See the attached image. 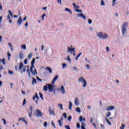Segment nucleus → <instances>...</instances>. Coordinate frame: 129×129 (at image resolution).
<instances>
[{
  "mask_svg": "<svg viewBox=\"0 0 129 129\" xmlns=\"http://www.w3.org/2000/svg\"><path fill=\"white\" fill-rule=\"evenodd\" d=\"M97 36L100 39H103V40L107 39V38H108V35H107V34L103 32H99L97 33Z\"/></svg>",
  "mask_w": 129,
  "mask_h": 129,
  "instance_id": "f257e3e1",
  "label": "nucleus"
},
{
  "mask_svg": "<svg viewBox=\"0 0 129 129\" xmlns=\"http://www.w3.org/2000/svg\"><path fill=\"white\" fill-rule=\"evenodd\" d=\"M127 26H128V23L125 22L122 25L121 28L122 34L123 36L125 35V33H126V28H127Z\"/></svg>",
  "mask_w": 129,
  "mask_h": 129,
  "instance_id": "f03ea898",
  "label": "nucleus"
},
{
  "mask_svg": "<svg viewBox=\"0 0 129 129\" xmlns=\"http://www.w3.org/2000/svg\"><path fill=\"white\" fill-rule=\"evenodd\" d=\"M78 82H81V83H82V82L83 83V88H85V87L87 86V85L86 84V81L85 80V79H84V78H83V77L80 78L78 80Z\"/></svg>",
  "mask_w": 129,
  "mask_h": 129,
  "instance_id": "7ed1b4c3",
  "label": "nucleus"
},
{
  "mask_svg": "<svg viewBox=\"0 0 129 129\" xmlns=\"http://www.w3.org/2000/svg\"><path fill=\"white\" fill-rule=\"evenodd\" d=\"M36 115L37 117H42L43 116V113L41 112L40 109H36Z\"/></svg>",
  "mask_w": 129,
  "mask_h": 129,
  "instance_id": "20e7f679",
  "label": "nucleus"
},
{
  "mask_svg": "<svg viewBox=\"0 0 129 129\" xmlns=\"http://www.w3.org/2000/svg\"><path fill=\"white\" fill-rule=\"evenodd\" d=\"M26 67H27V69L26 70V72L28 74V76L31 78V73L30 72L29 66H25V67L23 68V72H26Z\"/></svg>",
  "mask_w": 129,
  "mask_h": 129,
  "instance_id": "39448f33",
  "label": "nucleus"
},
{
  "mask_svg": "<svg viewBox=\"0 0 129 129\" xmlns=\"http://www.w3.org/2000/svg\"><path fill=\"white\" fill-rule=\"evenodd\" d=\"M67 51L69 53H72V52H74V56H75V47L71 48L70 47H68Z\"/></svg>",
  "mask_w": 129,
  "mask_h": 129,
  "instance_id": "423d86ee",
  "label": "nucleus"
},
{
  "mask_svg": "<svg viewBox=\"0 0 129 129\" xmlns=\"http://www.w3.org/2000/svg\"><path fill=\"white\" fill-rule=\"evenodd\" d=\"M36 98V100L35 101V102L36 104H38V101L40 99V98H39V96L38 95V93H36L35 94V95L33 97V100L35 101V100Z\"/></svg>",
  "mask_w": 129,
  "mask_h": 129,
  "instance_id": "0eeeda50",
  "label": "nucleus"
},
{
  "mask_svg": "<svg viewBox=\"0 0 129 129\" xmlns=\"http://www.w3.org/2000/svg\"><path fill=\"white\" fill-rule=\"evenodd\" d=\"M46 85L48 86L49 91L52 92L54 90V86L50 84H47Z\"/></svg>",
  "mask_w": 129,
  "mask_h": 129,
  "instance_id": "6e6552de",
  "label": "nucleus"
},
{
  "mask_svg": "<svg viewBox=\"0 0 129 129\" xmlns=\"http://www.w3.org/2000/svg\"><path fill=\"white\" fill-rule=\"evenodd\" d=\"M29 117H32V113L33 112V108L31 106H30L29 109L28 110Z\"/></svg>",
  "mask_w": 129,
  "mask_h": 129,
  "instance_id": "1a4fd4ad",
  "label": "nucleus"
},
{
  "mask_svg": "<svg viewBox=\"0 0 129 129\" xmlns=\"http://www.w3.org/2000/svg\"><path fill=\"white\" fill-rule=\"evenodd\" d=\"M35 68H32L31 69V68H30V72H31L32 74H33V75H37V74H38V73L37 72V70L34 69V71H33V69Z\"/></svg>",
  "mask_w": 129,
  "mask_h": 129,
  "instance_id": "9d476101",
  "label": "nucleus"
},
{
  "mask_svg": "<svg viewBox=\"0 0 129 129\" xmlns=\"http://www.w3.org/2000/svg\"><path fill=\"white\" fill-rule=\"evenodd\" d=\"M58 78H59V76L56 75L54 78L53 79L52 82H51V84L52 85H54V84H55V82L56 81V80H57V79H58Z\"/></svg>",
  "mask_w": 129,
  "mask_h": 129,
  "instance_id": "9b49d317",
  "label": "nucleus"
},
{
  "mask_svg": "<svg viewBox=\"0 0 129 129\" xmlns=\"http://www.w3.org/2000/svg\"><path fill=\"white\" fill-rule=\"evenodd\" d=\"M114 109V106H109L106 108V110L108 111L109 110H113Z\"/></svg>",
  "mask_w": 129,
  "mask_h": 129,
  "instance_id": "f8f14e48",
  "label": "nucleus"
},
{
  "mask_svg": "<svg viewBox=\"0 0 129 129\" xmlns=\"http://www.w3.org/2000/svg\"><path fill=\"white\" fill-rule=\"evenodd\" d=\"M48 109H49V112L50 113V115H53L54 116H55V115H56L54 110H52V109H51V108H49Z\"/></svg>",
  "mask_w": 129,
  "mask_h": 129,
  "instance_id": "ddd939ff",
  "label": "nucleus"
},
{
  "mask_svg": "<svg viewBox=\"0 0 129 129\" xmlns=\"http://www.w3.org/2000/svg\"><path fill=\"white\" fill-rule=\"evenodd\" d=\"M78 17H80V18H82L83 20H86V17L83 13H79L78 14Z\"/></svg>",
  "mask_w": 129,
  "mask_h": 129,
  "instance_id": "4468645a",
  "label": "nucleus"
},
{
  "mask_svg": "<svg viewBox=\"0 0 129 129\" xmlns=\"http://www.w3.org/2000/svg\"><path fill=\"white\" fill-rule=\"evenodd\" d=\"M35 61H36V59L35 58H33L31 62V66L30 67V68H31V70L32 68H35V66H34V64H35Z\"/></svg>",
  "mask_w": 129,
  "mask_h": 129,
  "instance_id": "2eb2a0df",
  "label": "nucleus"
},
{
  "mask_svg": "<svg viewBox=\"0 0 129 129\" xmlns=\"http://www.w3.org/2000/svg\"><path fill=\"white\" fill-rule=\"evenodd\" d=\"M22 23H23V20H22V17H19L18 18V20L17 21V24L19 25V26H21L22 24Z\"/></svg>",
  "mask_w": 129,
  "mask_h": 129,
  "instance_id": "dca6fc26",
  "label": "nucleus"
},
{
  "mask_svg": "<svg viewBox=\"0 0 129 129\" xmlns=\"http://www.w3.org/2000/svg\"><path fill=\"white\" fill-rule=\"evenodd\" d=\"M75 104L77 106L79 105V99L76 97L75 100Z\"/></svg>",
  "mask_w": 129,
  "mask_h": 129,
  "instance_id": "f3484780",
  "label": "nucleus"
},
{
  "mask_svg": "<svg viewBox=\"0 0 129 129\" xmlns=\"http://www.w3.org/2000/svg\"><path fill=\"white\" fill-rule=\"evenodd\" d=\"M45 70H46L47 71H48L49 73H50V74H51V73H52V69H51V68L47 67L45 68Z\"/></svg>",
  "mask_w": 129,
  "mask_h": 129,
  "instance_id": "a211bd4d",
  "label": "nucleus"
},
{
  "mask_svg": "<svg viewBox=\"0 0 129 129\" xmlns=\"http://www.w3.org/2000/svg\"><path fill=\"white\" fill-rule=\"evenodd\" d=\"M60 91L62 92L63 94H65V88H64V86H61Z\"/></svg>",
  "mask_w": 129,
  "mask_h": 129,
  "instance_id": "6ab92c4d",
  "label": "nucleus"
},
{
  "mask_svg": "<svg viewBox=\"0 0 129 129\" xmlns=\"http://www.w3.org/2000/svg\"><path fill=\"white\" fill-rule=\"evenodd\" d=\"M23 67H24V64L23 63V62H20L19 63V70H22V69H23Z\"/></svg>",
  "mask_w": 129,
  "mask_h": 129,
  "instance_id": "aec40b11",
  "label": "nucleus"
},
{
  "mask_svg": "<svg viewBox=\"0 0 129 129\" xmlns=\"http://www.w3.org/2000/svg\"><path fill=\"white\" fill-rule=\"evenodd\" d=\"M72 105H73V104L71 101H70L69 106V109H70V110H71V109H72Z\"/></svg>",
  "mask_w": 129,
  "mask_h": 129,
  "instance_id": "412c9836",
  "label": "nucleus"
},
{
  "mask_svg": "<svg viewBox=\"0 0 129 129\" xmlns=\"http://www.w3.org/2000/svg\"><path fill=\"white\" fill-rule=\"evenodd\" d=\"M48 86L47 85L46 86H43V91H48Z\"/></svg>",
  "mask_w": 129,
  "mask_h": 129,
  "instance_id": "4be33fe9",
  "label": "nucleus"
},
{
  "mask_svg": "<svg viewBox=\"0 0 129 129\" xmlns=\"http://www.w3.org/2000/svg\"><path fill=\"white\" fill-rule=\"evenodd\" d=\"M8 45H9V47H10L12 52H13L14 51V49L13 48V45H12V43H9Z\"/></svg>",
  "mask_w": 129,
  "mask_h": 129,
  "instance_id": "5701e85b",
  "label": "nucleus"
},
{
  "mask_svg": "<svg viewBox=\"0 0 129 129\" xmlns=\"http://www.w3.org/2000/svg\"><path fill=\"white\" fill-rule=\"evenodd\" d=\"M64 11H66V12H69V13L72 14V11L69 8H65Z\"/></svg>",
  "mask_w": 129,
  "mask_h": 129,
  "instance_id": "b1692460",
  "label": "nucleus"
},
{
  "mask_svg": "<svg viewBox=\"0 0 129 129\" xmlns=\"http://www.w3.org/2000/svg\"><path fill=\"white\" fill-rule=\"evenodd\" d=\"M19 58L20 59H23V58H24V54H23V53L20 52Z\"/></svg>",
  "mask_w": 129,
  "mask_h": 129,
  "instance_id": "393cba45",
  "label": "nucleus"
},
{
  "mask_svg": "<svg viewBox=\"0 0 129 129\" xmlns=\"http://www.w3.org/2000/svg\"><path fill=\"white\" fill-rule=\"evenodd\" d=\"M76 111H77V112H78L79 113H80V112H81V110H80V108L77 107L76 108Z\"/></svg>",
  "mask_w": 129,
  "mask_h": 129,
  "instance_id": "a878e982",
  "label": "nucleus"
},
{
  "mask_svg": "<svg viewBox=\"0 0 129 129\" xmlns=\"http://www.w3.org/2000/svg\"><path fill=\"white\" fill-rule=\"evenodd\" d=\"M111 115V113L110 112H108L106 114V117H109Z\"/></svg>",
  "mask_w": 129,
  "mask_h": 129,
  "instance_id": "bb28decb",
  "label": "nucleus"
},
{
  "mask_svg": "<svg viewBox=\"0 0 129 129\" xmlns=\"http://www.w3.org/2000/svg\"><path fill=\"white\" fill-rule=\"evenodd\" d=\"M21 49H24V50H26L27 49V46L25 45V44H22Z\"/></svg>",
  "mask_w": 129,
  "mask_h": 129,
  "instance_id": "cd10ccee",
  "label": "nucleus"
},
{
  "mask_svg": "<svg viewBox=\"0 0 129 129\" xmlns=\"http://www.w3.org/2000/svg\"><path fill=\"white\" fill-rule=\"evenodd\" d=\"M32 84L34 85V84L37 83V81L36 80V79L32 78Z\"/></svg>",
  "mask_w": 129,
  "mask_h": 129,
  "instance_id": "c85d7f7f",
  "label": "nucleus"
},
{
  "mask_svg": "<svg viewBox=\"0 0 129 129\" xmlns=\"http://www.w3.org/2000/svg\"><path fill=\"white\" fill-rule=\"evenodd\" d=\"M61 120L62 121L63 120V117H61L60 119L58 120V122L59 123L60 126H62V124L61 123Z\"/></svg>",
  "mask_w": 129,
  "mask_h": 129,
  "instance_id": "c756f323",
  "label": "nucleus"
},
{
  "mask_svg": "<svg viewBox=\"0 0 129 129\" xmlns=\"http://www.w3.org/2000/svg\"><path fill=\"white\" fill-rule=\"evenodd\" d=\"M58 106L60 108V109L63 110V105L62 104H57Z\"/></svg>",
  "mask_w": 129,
  "mask_h": 129,
  "instance_id": "7c9ffc66",
  "label": "nucleus"
},
{
  "mask_svg": "<svg viewBox=\"0 0 129 129\" xmlns=\"http://www.w3.org/2000/svg\"><path fill=\"white\" fill-rule=\"evenodd\" d=\"M1 61L2 62L4 65H6V59H5V58H3L2 59H1Z\"/></svg>",
  "mask_w": 129,
  "mask_h": 129,
  "instance_id": "2f4dec72",
  "label": "nucleus"
},
{
  "mask_svg": "<svg viewBox=\"0 0 129 129\" xmlns=\"http://www.w3.org/2000/svg\"><path fill=\"white\" fill-rule=\"evenodd\" d=\"M32 56H33V53H30L28 55V59H31V58H32Z\"/></svg>",
  "mask_w": 129,
  "mask_h": 129,
  "instance_id": "473e14b6",
  "label": "nucleus"
},
{
  "mask_svg": "<svg viewBox=\"0 0 129 129\" xmlns=\"http://www.w3.org/2000/svg\"><path fill=\"white\" fill-rule=\"evenodd\" d=\"M105 119L107 121V123H108L109 125H111V123L110 122V121H109L108 119H107V118H105Z\"/></svg>",
  "mask_w": 129,
  "mask_h": 129,
  "instance_id": "72a5a7b5",
  "label": "nucleus"
},
{
  "mask_svg": "<svg viewBox=\"0 0 129 129\" xmlns=\"http://www.w3.org/2000/svg\"><path fill=\"white\" fill-rule=\"evenodd\" d=\"M39 96L41 98L42 100H44V98H43V94H42V93L39 92Z\"/></svg>",
  "mask_w": 129,
  "mask_h": 129,
  "instance_id": "f704fd0d",
  "label": "nucleus"
},
{
  "mask_svg": "<svg viewBox=\"0 0 129 129\" xmlns=\"http://www.w3.org/2000/svg\"><path fill=\"white\" fill-rule=\"evenodd\" d=\"M26 103H27V101L26 100V99H24L23 100L22 105H23V106H24L26 105Z\"/></svg>",
  "mask_w": 129,
  "mask_h": 129,
  "instance_id": "c9c22d12",
  "label": "nucleus"
},
{
  "mask_svg": "<svg viewBox=\"0 0 129 129\" xmlns=\"http://www.w3.org/2000/svg\"><path fill=\"white\" fill-rule=\"evenodd\" d=\"M71 119H72V116H69V117H68V120L69 121H71Z\"/></svg>",
  "mask_w": 129,
  "mask_h": 129,
  "instance_id": "e433bc0d",
  "label": "nucleus"
},
{
  "mask_svg": "<svg viewBox=\"0 0 129 129\" xmlns=\"http://www.w3.org/2000/svg\"><path fill=\"white\" fill-rule=\"evenodd\" d=\"M79 119H80V122H82V121H83V117H82V116H80Z\"/></svg>",
  "mask_w": 129,
  "mask_h": 129,
  "instance_id": "4c0bfd02",
  "label": "nucleus"
},
{
  "mask_svg": "<svg viewBox=\"0 0 129 129\" xmlns=\"http://www.w3.org/2000/svg\"><path fill=\"white\" fill-rule=\"evenodd\" d=\"M101 6H105V4L104 3V1L103 0L101 1Z\"/></svg>",
  "mask_w": 129,
  "mask_h": 129,
  "instance_id": "58836bf2",
  "label": "nucleus"
},
{
  "mask_svg": "<svg viewBox=\"0 0 129 129\" xmlns=\"http://www.w3.org/2000/svg\"><path fill=\"white\" fill-rule=\"evenodd\" d=\"M121 126H122V127H120V129H124V127H125V124L122 123Z\"/></svg>",
  "mask_w": 129,
  "mask_h": 129,
  "instance_id": "ea45409f",
  "label": "nucleus"
},
{
  "mask_svg": "<svg viewBox=\"0 0 129 129\" xmlns=\"http://www.w3.org/2000/svg\"><path fill=\"white\" fill-rule=\"evenodd\" d=\"M2 120L4 122V125H6V124H7V121L6 120V119H5L4 118H3Z\"/></svg>",
  "mask_w": 129,
  "mask_h": 129,
  "instance_id": "a19ab883",
  "label": "nucleus"
},
{
  "mask_svg": "<svg viewBox=\"0 0 129 129\" xmlns=\"http://www.w3.org/2000/svg\"><path fill=\"white\" fill-rule=\"evenodd\" d=\"M25 120V118H20L18 119V121H21V120H22V121H24Z\"/></svg>",
  "mask_w": 129,
  "mask_h": 129,
  "instance_id": "79ce46f5",
  "label": "nucleus"
},
{
  "mask_svg": "<svg viewBox=\"0 0 129 129\" xmlns=\"http://www.w3.org/2000/svg\"><path fill=\"white\" fill-rule=\"evenodd\" d=\"M88 23L89 24V25H91V24H92V20L89 19L88 20Z\"/></svg>",
  "mask_w": 129,
  "mask_h": 129,
  "instance_id": "37998d69",
  "label": "nucleus"
},
{
  "mask_svg": "<svg viewBox=\"0 0 129 129\" xmlns=\"http://www.w3.org/2000/svg\"><path fill=\"white\" fill-rule=\"evenodd\" d=\"M8 12H9V15L11 16V17H13V13H12V11L9 10Z\"/></svg>",
  "mask_w": 129,
  "mask_h": 129,
  "instance_id": "c03bdc74",
  "label": "nucleus"
},
{
  "mask_svg": "<svg viewBox=\"0 0 129 129\" xmlns=\"http://www.w3.org/2000/svg\"><path fill=\"white\" fill-rule=\"evenodd\" d=\"M63 116L64 118H67V114L66 113H63Z\"/></svg>",
  "mask_w": 129,
  "mask_h": 129,
  "instance_id": "a18cd8bd",
  "label": "nucleus"
},
{
  "mask_svg": "<svg viewBox=\"0 0 129 129\" xmlns=\"http://www.w3.org/2000/svg\"><path fill=\"white\" fill-rule=\"evenodd\" d=\"M45 17H46V14L44 13L42 16V21H44V18H45Z\"/></svg>",
  "mask_w": 129,
  "mask_h": 129,
  "instance_id": "49530a36",
  "label": "nucleus"
},
{
  "mask_svg": "<svg viewBox=\"0 0 129 129\" xmlns=\"http://www.w3.org/2000/svg\"><path fill=\"white\" fill-rule=\"evenodd\" d=\"M8 72L9 74H10V75L14 74V72H13V71H9Z\"/></svg>",
  "mask_w": 129,
  "mask_h": 129,
  "instance_id": "de8ad7c7",
  "label": "nucleus"
},
{
  "mask_svg": "<svg viewBox=\"0 0 129 129\" xmlns=\"http://www.w3.org/2000/svg\"><path fill=\"white\" fill-rule=\"evenodd\" d=\"M20 15H21V11L19 10V14L18 15H14V18H18V17H19V16H20Z\"/></svg>",
  "mask_w": 129,
  "mask_h": 129,
  "instance_id": "09e8293b",
  "label": "nucleus"
},
{
  "mask_svg": "<svg viewBox=\"0 0 129 129\" xmlns=\"http://www.w3.org/2000/svg\"><path fill=\"white\" fill-rule=\"evenodd\" d=\"M64 127L66 128V129H71V128H70V126H69V125H65V126H64Z\"/></svg>",
  "mask_w": 129,
  "mask_h": 129,
  "instance_id": "8fccbe9b",
  "label": "nucleus"
},
{
  "mask_svg": "<svg viewBox=\"0 0 129 129\" xmlns=\"http://www.w3.org/2000/svg\"><path fill=\"white\" fill-rule=\"evenodd\" d=\"M62 68H63V69H64V68H65V67H66V66H67V64H66V63H62Z\"/></svg>",
  "mask_w": 129,
  "mask_h": 129,
  "instance_id": "3c124183",
  "label": "nucleus"
},
{
  "mask_svg": "<svg viewBox=\"0 0 129 129\" xmlns=\"http://www.w3.org/2000/svg\"><path fill=\"white\" fill-rule=\"evenodd\" d=\"M47 124H48V123L47 122V121H45L44 122V127H47Z\"/></svg>",
  "mask_w": 129,
  "mask_h": 129,
  "instance_id": "603ef678",
  "label": "nucleus"
},
{
  "mask_svg": "<svg viewBox=\"0 0 129 129\" xmlns=\"http://www.w3.org/2000/svg\"><path fill=\"white\" fill-rule=\"evenodd\" d=\"M77 128H80V123H77Z\"/></svg>",
  "mask_w": 129,
  "mask_h": 129,
  "instance_id": "864d4df0",
  "label": "nucleus"
},
{
  "mask_svg": "<svg viewBox=\"0 0 129 129\" xmlns=\"http://www.w3.org/2000/svg\"><path fill=\"white\" fill-rule=\"evenodd\" d=\"M100 126H101V127L102 129H104V128H105V127H104V125H103V124H100Z\"/></svg>",
  "mask_w": 129,
  "mask_h": 129,
  "instance_id": "5fc2aeb1",
  "label": "nucleus"
},
{
  "mask_svg": "<svg viewBox=\"0 0 129 129\" xmlns=\"http://www.w3.org/2000/svg\"><path fill=\"white\" fill-rule=\"evenodd\" d=\"M76 12H77V13H82V11L79 10V9H76Z\"/></svg>",
  "mask_w": 129,
  "mask_h": 129,
  "instance_id": "6e6d98bb",
  "label": "nucleus"
},
{
  "mask_svg": "<svg viewBox=\"0 0 129 129\" xmlns=\"http://www.w3.org/2000/svg\"><path fill=\"white\" fill-rule=\"evenodd\" d=\"M24 64H28V59L26 58L24 60Z\"/></svg>",
  "mask_w": 129,
  "mask_h": 129,
  "instance_id": "4d7b16f0",
  "label": "nucleus"
},
{
  "mask_svg": "<svg viewBox=\"0 0 129 129\" xmlns=\"http://www.w3.org/2000/svg\"><path fill=\"white\" fill-rule=\"evenodd\" d=\"M57 3L60 5H62V0H57Z\"/></svg>",
  "mask_w": 129,
  "mask_h": 129,
  "instance_id": "13d9d810",
  "label": "nucleus"
},
{
  "mask_svg": "<svg viewBox=\"0 0 129 129\" xmlns=\"http://www.w3.org/2000/svg\"><path fill=\"white\" fill-rule=\"evenodd\" d=\"M67 60H68V61H69V62H70V61H71V58H70V56L69 55L68 56Z\"/></svg>",
  "mask_w": 129,
  "mask_h": 129,
  "instance_id": "bf43d9fd",
  "label": "nucleus"
},
{
  "mask_svg": "<svg viewBox=\"0 0 129 129\" xmlns=\"http://www.w3.org/2000/svg\"><path fill=\"white\" fill-rule=\"evenodd\" d=\"M11 55L10 54V53L8 51V57L9 58V59H10V57H11Z\"/></svg>",
  "mask_w": 129,
  "mask_h": 129,
  "instance_id": "052dcab7",
  "label": "nucleus"
},
{
  "mask_svg": "<svg viewBox=\"0 0 129 129\" xmlns=\"http://www.w3.org/2000/svg\"><path fill=\"white\" fill-rule=\"evenodd\" d=\"M116 2V0H113V2H112V6L114 7V3H115Z\"/></svg>",
  "mask_w": 129,
  "mask_h": 129,
  "instance_id": "680f3d73",
  "label": "nucleus"
},
{
  "mask_svg": "<svg viewBox=\"0 0 129 129\" xmlns=\"http://www.w3.org/2000/svg\"><path fill=\"white\" fill-rule=\"evenodd\" d=\"M86 67L87 69H89V68H90V66L89 64H86Z\"/></svg>",
  "mask_w": 129,
  "mask_h": 129,
  "instance_id": "e2e57ef3",
  "label": "nucleus"
},
{
  "mask_svg": "<svg viewBox=\"0 0 129 129\" xmlns=\"http://www.w3.org/2000/svg\"><path fill=\"white\" fill-rule=\"evenodd\" d=\"M81 55H82V52H80L79 54L77 55V58H79Z\"/></svg>",
  "mask_w": 129,
  "mask_h": 129,
  "instance_id": "0e129e2a",
  "label": "nucleus"
},
{
  "mask_svg": "<svg viewBox=\"0 0 129 129\" xmlns=\"http://www.w3.org/2000/svg\"><path fill=\"white\" fill-rule=\"evenodd\" d=\"M36 78H37V80H38V81H40V82L42 81V79H39V77H37Z\"/></svg>",
  "mask_w": 129,
  "mask_h": 129,
  "instance_id": "69168bd1",
  "label": "nucleus"
},
{
  "mask_svg": "<svg viewBox=\"0 0 129 129\" xmlns=\"http://www.w3.org/2000/svg\"><path fill=\"white\" fill-rule=\"evenodd\" d=\"M106 50H107V52H108V51H109V47L108 46H107L106 47Z\"/></svg>",
  "mask_w": 129,
  "mask_h": 129,
  "instance_id": "338daca9",
  "label": "nucleus"
},
{
  "mask_svg": "<svg viewBox=\"0 0 129 129\" xmlns=\"http://www.w3.org/2000/svg\"><path fill=\"white\" fill-rule=\"evenodd\" d=\"M7 20H11V17L10 16V15L7 16Z\"/></svg>",
  "mask_w": 129,
  "mask_h": 129,
  "instance_id": "774afa93",
  "label": "nucleus"
}]
</instances>
